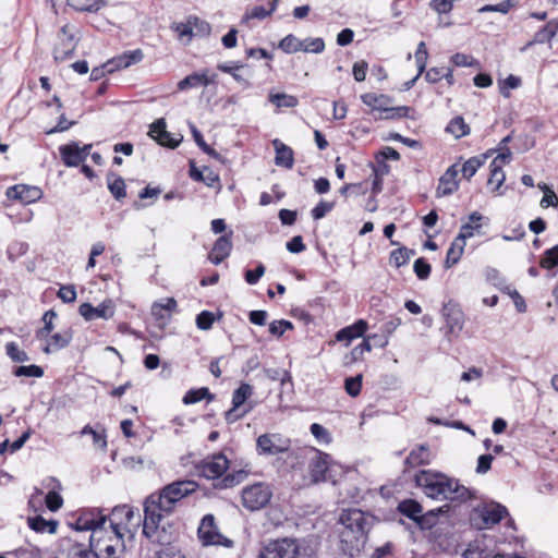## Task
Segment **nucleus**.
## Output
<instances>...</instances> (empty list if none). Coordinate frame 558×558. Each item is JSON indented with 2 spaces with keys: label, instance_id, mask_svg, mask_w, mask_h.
I'll use <instances>...</instances> for the list:
<instances>
[{
  "label": "nucleus",
  "instance_id": "1",
  "mask_svg": "<svg viewBox=\"0 0 558 558\" xmlns=\"http://www.w3.org/2000/svg\"><path fill=\"white\" fill-rule=\"evenodd\" d=\"M197 484L193 481H178L165 486L159 493L150 494L144 502L143 534L160 545L170 544L173 524L169 520L177 504L194 493Z\"/></svg>",
  "mask_w": 558,
  "mask_h": 558
},
{
  "label": "nucleus",
  "instance_id": "2",
  "mask_svg": "<svg viewBox=\"0 0 558 558\" xmlns=\"http://www.w3.org/2000/svg\"><path fill=\"white\" fill-rule=\"evenodd\" d=\"M107 514L99 508L85 509L80 512L71 526L76 531H90L89 547L97 558H119L125 550V535L107 527Z\"/></svg>",
  "mask_w": 558,
  "mask_h": 558
},
{
  "label": "nucleus",
  "instance_id": "3",
  "mask_svg": "<svg viewBox=\"0 0 558 558\" xmlns=\"http://www.w3.org/2000/svg\"><path fill=\"white\" fill-rule=\"evenodd\" d=\"M414 480L416 486L433 499L463 502L472 498L469 488L459 484L457 480L439 472L421 470L416 473Z\"/></svg>",
  "mask_w": 558,
  "mask_h": 558
},
{
  "label": "nucleus",
  "instance_id": "4",
  "mask_svg": "<svg viewBox=\"0 0 558 558\" xmlns=\"http://www.w3.org/2000/svg\"><path fill=\"white\" fill-rule=\"evenodd\" d=\"M372 519L360 509L343 510L339 518V538L343 551L353 556L366 541Z\"/></svg>",
  "mask_w": 558,
  "mask_h": 558
},
{
  "label": "nucleus",
  "instance_id": "5",
  "mask_svg": "<svg viewBox=\"0 0 558 558\" xmlns=\"http://www.w3.org/2000/svg\"><path fill=\"white\" fill-rule=\"evenodd\" d=\"M303 547L298 539L279 538L264 544L258 558H301Z\"/></svg>",
  "mask_w": 558,
  "mask_h": 558
},
{
  "label": "nucleus",
  "instance_id": "6",
  "mask_svg": "<svg viewBox=\"0 0 558 558\" xmlns=\"http://www.w3.org/2000/svg\"><path fill=\"white\" fill-rule=\"evenodd\" d=\"M135 513L133 507L129 505L117 506L112 509L111 513L107 515L109 525L107 527L120 532L123 535H130L133 537L136 527L140 524V520L133 522Z\"/></svg>",
  "mask_w": 558,
  "mask_h": 558
},
{
  "label": "nucleus",
  "instance_id": "7",
  "mask_svg": "<svg viewBox=\"0 0 558 558\" xmlns=\"http://www.w3.org/2000/svg\"><path fill=\"white\" fill-rule=\"evenodd\" d=\"M361 100L364 105L369 107L372 111L384 113V116H380V118L384 119L405 117L409 111V108L405 106L392 107V99L384 94L366 93L361 95Z\"/></svg>",
  "mask_w": 558,
  "mask_h": 558
},
{
  "label": "nucleus",
  "instance_id": "8",
  "mask_svg": "<svg viewBox=\"0 0 558 558\" xmlns=\"http://www.w3.org/2000/svg\"><path fill=\"white\" fill-rule=\"evenodd\" d=\"M337 468L338 465L332 462L329 454L317 451L308 464L311 482L313 484L320 482H331L335 484Z\"/></svg>",
  "mask_w": 558,
  "mask_h": 558
},
{
  "label": "nucleus",
  "instance_id": "9",
  "mask_svg": "<svg viewBox=\"0 0 558 558\" xmlns=\"http://www.w3.org/2000/svg\"><path fill=\"white\" fill-rule=\"evenodd\" d=\"M272 490L266 483H255L242 490V505L250 511L260 510L270 501Z\"/></svg>",
  "mask_w": 558,
  "mask_h": 558
},
{
  "label": "nucleus",
  "instance_id": "10",
  "mask_svg": "<svg viewBox=\"0 0 558 558\" xmlns=\"http://www.w3.org/2000/svg\"><path fill=\"white\" fill-rule=\"evenodd\" d=\"M77 34L78 29L75 25L65 24L61 27L53 49L57 61H63L73 56L80 39Z\"/></svg>",
  "mask_w": 558,
  "mask_h": 558
},
{
  "label": "nucleus",
  "instance_id": "11",
  "mask_svg": "<svg viewBox=\"0 0 558 558\" xmlns=\"http://www.w3.org/2000/svg\"><path fill=\"white\" fill-rule=\"evenodd\" d=\"M290 447L291 440L278 433H266L256 439L258 456H277L287 452Z\"/></svg>",
  "mask_w": 558,
  "mask_h": 558
},
{
  "label": "nucleus",
  "instance_id": "12",
  "mask_svg": "<svg viewBox=\"0 0 558 558\" xmlns=\"http://www.w3.org/2000/svg\"><path fill=\"white\" fill-rule=\"evenodd\" d=\"M230 468V461L221 452L211 454L195 465L197 474L207 480L220 478Z\"/></svg>",
  "mask_w": 558,
  "mask_h": 558
},
{
  "label": "nucleus",
  "instance_id": "13",
  "mask_svg": "<svg viewBox=\"0 0 558 558\" xmlns=\"http://www.w3.org/2000/svg\"><path fill=\"white\" fill-rule=\"evenodd\" d=\"M398 510L405 517L417 522L423 529L432 527L435 524L437 513L442 511L441 508H439L436 511L430 510L429 512L422 514V506L413 499H405L401 501L398 506Z\"/></svg>",
  "mask_w": 558,
  "mask_h": 558
},
{
  "label": "nucleus",
  "instance_id": "14",
  "mask_svg": "<svg viewBox=\"0 0 558 558\" xmlns=\"http://www.w3.org/2000/svg\"><path fill=\"white\" fill-rule=\"evenodd\" d=\"M197 534L204 545H222L231 547L233 542L220 534L215 526V518L206 514L198 526Z\"/></svg>",
  "mask_w": 558,
  "mask_h": 558
},
{
  "label": "nucleus",
  "instance_id": "15",
  "mask_svg": "<svg viewBox=\"0 0 558 558\" xmlns=\"http://www.w3.org/2000/svg\"><path fill=\"white\" fill-rule=\"evenodd\" d=\"M507 513L505 507L493 504L475 510L471 520L477 529L483 530L499 523Z\"/></svg>",
  "mask_w": 558,
  "mask_h": 558
},
{
  "label": "nucleus",
  "instance_id": "16",
  "mask_svg": "<svg viewBox=\"0 0 558 558\" xmlns=\"http://www.w3.org/2000/svg\"><path fill=\"white\" fill-rule=\"evenodd\" d=\"M60 554L65 558H97V554L89 545L80 543L73 536H66L60 539L59 544Z\"/></svg>",
  "mask_w": 558,
  "mask_h": 558
},
{
  "label": "nucleus",
  "instance_id": "17",
  "mask_svg": "<svg viewBox=\"0 0 558 558\" xmlns=\"http://www.w3.org/2000/svg\"><path fill=\"white\" fill-rule=\"evenodd\" d=\"M78 313L86 320H95L98 318L107 320L113 317L116 313V305L110 299L102 301L98 306H93L89 303H83L78 307Z\"/></svg>",
  "mask_w": 558,
  "mask_h": 558
},
{
  "label": "nucleus",
  "instance_id": "18",
  "mask_svg": "<svg viewBox=\"0 0 558 558\" xmlns=\"http://www.w3.org/2000/svg\"><path fill=\"white\" fill-rule=\"evenodd\" d=\"M512 154L510 149L499 153L490 163V173L488 178V185L494 186V190H498L505 182L506 174L502 167L511 161Z\"/></svg>",
  "mask_w": 558,
  "mask_h": 558
},
{
  "label": "nucleus",
  "instance_id": "19",
  "mask_svg": "<svg viewBox=\"0 0 558 558\" xmlns=\"http://www.w3.org/2000/svg\"><path fill=\"white\" fill-rule=\"evenodd\" d=\"M194 28L197 31L208 34L210 32V26L208 23L201 21L196 16H190L184 23H175L172 25V29L178 34L179 39L190 43L193 35Z\"/></svg>",
  "mask_w": 558,
  "mask_h": 558
},
{
  "label": "nucleus",
  "instance_id": "20",
  "mask_svg": "<svg viewBox=\"0 0 558 558\" xmlns=\"http://www.w3.org/2000/svg\"><path fill=\"white\" fill-rule=\"evenodd\" d=\"M92 145L80 147L77 143L63 145L59 148L61 158L66 167H77L89 154Z\"/></svg>",
  "mask_w": 558,
  "mask_h": 558
},
{
  "label": "nucleus",
  "instance_id": "21",
  "mask_svg": "<svg viewBox=\"0 0 558 558\" xmlns=\"http://www.w3.org/2000/svg\"><path fill=\"white\" fill-rule=\"evenodd\" d=\"M5 195L10 199L21 201L31 204L38 201L43 196V192L37 186L17 184L7 190Z\"/></svg>",
  "mask_w": 558,
  "mask_h": 558
},
{
  "label": "nucleus",
  "instance_id": "22",
  "mask_svg": "<svg viewBox=\"0 0 558 558\" xmlns=\"http://www.w3.org/2000/svg\"><path fill=\"white\" fill-rule=\"evenodd\" d=\"M143 57L144 54L141 49L126 51L106 62L105 68H107L108 73H113L114 71L125 69L141 62L143 60Z\"/></svg>",
  "mask_w": 558,
  "mask_h": 558
},
{
  "label": "nucleus",
  "instance_id": "23",
  "mask_svg": "<svg viewBox=\"0 0 558 558\" xmlns=\"http://www.w3.org/2000/svg\"><path fill=\"white\" fill-rule=\"evenodd\" d=\"M459 169L457 165L450 166L447 171L440 177L439 183L436 190L438 197H444L452 194L458 190V177Z\"/></svg>",
  "mask_w": 558,
  "mask_h": 558
},
{
  "label": "nucleus",
  "instance_id": "24",
  "mask_svg": "<svg viewBox=\"0 0 558 558\" xmlns=\"http://www.w3.org/2000/svg\"><path fill=\"white\" fill-rule=\"evenodd\" d=\"M149 135L156 140L160 145L170 148L179 146L182 137L175 138L166 130V122L163 119H158L150 125Z\"/></svg>",
  "mask_w": 558,
  "mask_h": 558
},
{
  "label": "nucleus",
  "instance_id": "25",
  "mask_svg": "<svg viewBox=\"0 0 558 558\" xmlns=\"http://www.w3.org/2000/svg\"><path fill=\"white\" fill-rule=\"evenodd\" d=\"M216 74L209 75L208 71L194 72L178 83L179 90H187L198 86H208L214 83Z\"/></svg>",
  "mask_w": 558,
  "mask_h": 558
},
{
  "label": "nucleus",
  "instance_id": "26",
  "mask_svg": "<svg viewBox=\"0 0 558 558\" xmlns=\"http://www.w3.org/2000/svg\"><path fill=\"white\" fill-rule=\"evenodd\" d=\"M231 234L221 235L217 239L214 247L209 254V259L213 264L218 265L226 259L232 250Z\"/></svg>",
  "mask_w": 558,
  "mask_h": 558
},
{
  "label": "nucleus",
  "instance_id": "27",
  "mask_svg": "<svg viewBox=\"0 0 558 558\" xmlns=\"http://www.w3.org/2000/svg\"><path fill=\"white\" fill-rule=\"evenodd\" d=\"M446 327L450 333H459L464 324L463 312L457 306H446L444 308Z\"/></svg>",
  "mask_w": 558,
  "mask_h": 558
},
{
  "label": "nucleus",
  "instance_id": "28",
  "mask_svg": "<svg viewBox=\"0 0 558 558\" xmlns=\"http://www.w3.org/2000/svg\"><path fill=\"white\" fill-rule=\"evenodd\" d=\"M276 150L275 163L279 167L291 169L294 165V154L292 148L283 144L278 138L272 141Z\"/></svg>",
  "mask_w": 558,
  "mask_h": 558
},
{
  "label": "nucleus",
  "instance_id": "29",
  "mask_svg": "<svg viewBox=\"0 0 558 558\" xmlns=\"http://www.w3.org/2000/svg\"><path fill=\"white\" fill-rule=\"evenodd\" d=\"M368 325L364 319H359L353 325L340 329L336 333V339L338 341H347V344H349L353 339L362 337Z\"/></svg>",
  "mask_w": 558,
  "mask_h": 558
},
{
  "label": "nucleus",
  "instance_id": "30",
  "mask_svg": "<svg viewBox=\"0 0 558 558\" xmlns=\"http://www.w3.org/2000/svg\"><path fill=\"white\" fill-rule=\"evenodd\" d=\"M72 339V335L69 331L57 332L54 335H49L46 341V345L43 348V351L47 354L59 351L65 348Z\"/></svg>",
  "mask_w": 558,
  "mask_h": 558
},
{
  "label": "nucleus",
  "instance_id": "31",
  "mask_svg": "<svg viewBox=\"0 0 558 558\" xmlns=\"http://www.w3.org/2000/svg\"><path fill=\"white\" fill-rule=\"evenodd\" d=\"M48 481L49 484L47 486L50 488V490L45 497V504L50 511L54 512L58 511L63 505V498L57 490L61 488V485L56 478H49Z\"/></svg>",
  "mask_w": 558,
  "mask_h": 558
},
{
  "label": "nucleus",
  "instance_id": "32",
  "mask_svg": "<svg viewBox=\"0 0 558 558\" xmlns=\"http://www.w3.org/2000/svg\"><path fill=\"white\" fill-rule=\"evenodd\" d=\"M28 526L37 533L54 534L58 527L57 520H46L41 515L31 517L27 519Z\"/></svg>",
  "mask_w": 558,
  "mask_h": 558
},
{
  "label": "nucleus",
  "instance_id": "33",
  "mask_svg": "<svg viewBox=\"0 0 558 558\" xmlns=\"http://www.w3.org/2000/svg\"><path fill=\"white\" fill-rule=\"evenodd\" d=\"M483 216L474 211L469 216V221L463 223L460 229V233L458 238H462V240L465 242L466 239L472 238L475 232H478L482 228L481 221L483 220Z\"/></svg>",
  "mask_w": 558,
  "mask_h": 558
},
{
  "label": "nucleus",
  "instance_id": "34",
  "mask_svg": "<svg viewBox=\"0 0 558 558\" xmlns=\"http://www.w3.org/2000/svg\"><path fill=\"white\" fill-rule=\"evenodd\" d=\"M430 460V452L427 447L420 446L413 449L405 459V464L410 468H416L423 464H428Z\"/></svg>",
  "mask_w": 558,
  "mask_h": 558
},
{
  "label": "nucleus",
  "instance_id": "35",
  "mask_svg": "<svg viewBox=\"0 0 558 558\" xmlns=\"http://www.w3.org/2000/svg\"><path fill=\"white\" fill-rule=\"evenodd\" d=\"M241 465H242V469H240L238 471L232 469V472L227 474L221 480L222 487H225V488L232 487L235 484H239L240 482H242L247 476V474L251 472V463L246 461V462L241 463Z\"/></svg>",
  "mask_w": 558,
  "mask_h": 558
},
{
  "label": "nucleus",
  "instance_id": "36",
  "mask_svg": "<svg viewBox=\"0 0 558 558\" xmlns=\"http://www.w3.org/2000/svg\"><path fill=\"white\" fill-rule=\"evenodd\" d=\"M488 156L489 153L483 154L481 156L471 157L462 165V168L459 169V171L462 172L465 179L470 180L476 173V171L485 163Z\"/></svg>",
  "mask_w": 558,
  "mask_h": 558
},
{
  "label": "nucleus",
  "instance_id": "37",
  "mask_svg": "<svg viewBox=\"0 0 558 558\" xmlns=\"http://www.w3.org/2000/svg\"><path fill=\"white\" fill-rule=\"evenodd\" d=\"M558 32V22L549 21L542 29H539L532 41L527 44V46H532L533 44H544L550 41V39Z\"/></svg>",
  "mask_w": 558,
  "mask_h": 558
},
{
  "label": "nucleus",
  "instance_id": "38",
  "mask_svg": "<svg viewBox=\"0 0 558 558\" xmlns=\"http://www.w3.org/2000/svg\"><path fill=\"white\" fill-rule=\"evenodd\" d=\"M465 242L462 240V238H456L453 242L451 243L446 257V266L450 267L454 264H457L464 252Z\"/></svg>",
  "mask_w": 558,
  "mask_h": 558
},
{
  "label": "nucleus",
  "instance_id": "39",
  "mask_svg": "<svg viewBox=\"0 0 558 558\" xmlns=\"http://www.w3.org/2000/svg\"><path fill=\"white\" fill-rule=\"evenodd\" d=\"M268 99L271 104H274L277 108H294L299 104V99L293 95H288L284 93H272L270 92L268 95Z\"/></svg>",
  "mask_w": 558,
  "mask_h": 558
},
{
  "label": "nucleus",
  "instance_id": "40",
  "mask_svg": "<svg viewBox=\"0 0 558 558\" xmlns=\"http://www.w3.org/2000/svg\"><path fill=\"white\" fill-rule=\"evenodd\" d=\"M446 131L456 138H461L470 133V126L462 117L453 118L446 128Z\"/></svg>",
  "mask_w": 558,
  "mask_h": 558
},
{
  "label": "nucleus",
  "instance_id": "41",
  "mask_svg": "<svg viewBox=\"0 0 558 558\" xmlns=\"http://www.w3.org/2000/svg\"><path fill=\"white\" fill-rule=\"evenodd\" d=\"M177 307V301L173 298H167L156 302L151 306V314L156 318H165V312H172Z\"/></svg>",
  "mask_w": 558,
  "mask_h": 558
},
{
  "label": "nucleus",
  "instance_id": "42",
  "mask_svg": "<svg viewBox=\"0 0 558 558\" xmlns=\"http://www.w3.org/2000/svg\"><path fill=\"white\" fill-rule=\"evenodd\" d=\"M204 399H208V401L214 399L213 395L209 392V389L206 387L189 390L183 397V402L185 404H193Z\"/></svg>",
  "mask_w": 558,
  "mask_h": 558
},
{
  "label": "nucleus",
  "instance_id": "43",
  "mask_svg": "<svg viewBox=\"0 0 558 558\" xmlns=\"http://www.w3.org/2000/svg\"><path fill=\"white\" fill-rule=\"evenodd\" d=\"M413 254L414 251L408 250L407 247H400L391 252L389 262L396 268H400L410 260V257Z\"/></svg>",
  "mask_w": 558,
  "mask_h": 558
},
{
  "label": "nucleus",
  "instance_id": "44",
  "mask_svg": "<svg viewBox=\"0 0 558 558\" xmlns=\"http://www.w3.org/2000/svg\"><path fill=\"white\" fill-rule=\"evenodd\" d=\"M253 395V387L250 384L242 383L232 395V405L241 408V405Z\"/></svg>",
  "mask_w": 558,
  "mask_h": 558
},
{
  "label": "nucleus",
  "instance_id": "45",
  "mask_svg": "<svg viewBox=\"0 0 558 558\" xmlns=\"http://www.w3.org/2000/svg\"><path fill=\"white\" fill-rule=\"evenodd\" d=\"M69 3L77 11L95 12L105 4V0H69Z\"/></svg>",
  "mask_w": 558,
  "mask_h": 558
},
{
  "label": "nucleus",
  "instance_id": "46",
  "mask_svg": "<svg viewBox=\"0 0 558 558\" xmlns=\"http://www.w3.org/2000/svg\"><path fill=\"white\" fill-rule=\"evenodd\" d=\"M279 48L286 53H296L301 51V39L289 34L280 40Z\"/></svg>",
  "mask_w": 558,
  "mask_h": 558
},
{
  "label": "nucleus",
  "instance_id": "47",
  "mask_svg": "<svg viewBox=\"0 0 558 558\" xmlns=\"http://www.w3.org/2000/svg\"><path fill=\"white\" fill-rule=\"evenodd\" d=\"M108 189L117 199H121L126 195L125 183L121 177H108Z\"/></svg>",
  "mask_w": 558,
  "mask_h": 558
},
{
  "label": "nucleus",
  "instance_id": "48",
  "mask_svg": "<svg viewBox=\"0 0 558 558\" xmlns=\"http://www.w3.org/2000/svg\"><path fill=\"white\" fill-rule=\"evenodd\" d=\"M325 50V41L323 38H305L301 39V51L320 53Z\"/></svg>",
  "mask_w": 558,
  "mask_h": 558
},
{
  "label": "nucleus",
  "instance_id": "49",
  "mask_svg": "<svg viewBox=\"0 0 558 558\" xmlns=\"http://www.w3.org/2000/svg\"><path fill=\"white\" fill-rule=\"evenodd\" d=\"M5 353L7 355L16 363H23L29 361L28 354L21 350L15 342H8L5 345Z\"/></svg>",
  "mask_w": 558,
  "mask_h": 558
},
{
  "label": "nucleus",
  "instance_id": "50",
  "mask_svg": "<svg viewBox=\"0 0 558 558\" xmlns=\"http://www.w3.org/2000/svg\"><path fill=\"white\" fill-rule=\"evenodd\" d=\"M57 314L53 311H47L43 316L44 327L39 329L36 333V337L39 340L47 339L51 331L53 330V319L56 318Z\"/></svg>",
  "mask_w": 558,
  "mask_h": 558
},
{
  "label": "nucleus",
  "instance_id": "51",
  "mask_svg": "<svg viewBox=\"0 0 558 558\" xmlns=\"http://www.w3.org/2000/svg\"><path fill=\"white\" fill-rule=\"evenodd\" d=\"M415 63L418 70V75H422L426 69L427 59H428V51L426 48V45L424 41H421L417 45L416 51H415Z\"/></svg>",
  "mask_w": 558,
  "mask_h": 558
},
{
  "label": "nucleus",
  "instance_id": "52",
  "mask_svg": "<svg viewBox=\"0 0 558 558\" xmlns=\"http://www.w3.org/2000/svg\"><path fill=\"white\" fill-rule=\"evenodd\" d=\"M16 377H36L40 378L44 376V369L37 365L19 366L13 371Z\"/></svg>",
  "mask_w": 558,
  "mask_h": 558
},
{
  "label": "nucleus",
  "instance_id": "53",
  "mask_svg": "<svg viewBox=\"0 0 558 558\" xmlns=\"http://www.w3.org/2000/svg\"><path fill=\"white\" fill-rule=\"evenodd\" d=\"M541 266L546 269H551L558 266V245L547 250L541 259Z\"/></svg>",
  "mask_w": 558,
  "mask_h": 558
},
{
  "label": "nucleus",
  "instance_id": "54",
  "mask_svg": "<svg viewBox=\"0 0 558 558\" xmlns=\"http://www.w3.org/2000/svg\"><path fill=\"white\" fill-rule=\"evenodd\" d=\"M345 391L351 397H356L361 392L362 388V375L359 374L354 377H349L344 383Z\"/></svg>",
  "mask_w": 558,
  "mask_h": 558
},
{
  "label": "nucleus",
  "instance_id": "55",
  "mask_svg": "<svg viewBox=\"0 0 558 558\" xmlns=\"http://www.w3.org/2000/svg\"><path fill=\"white\" fill-rule=\"evenodd\" d=\"M278 0L270 2V8L266 9L262 5L254 7L252 11L246 15L248 19H265L269 16L277 8Z\"/></svg>",
  "mask_w": 558,
  "mask_h": 558
},
{
  "label": "nucleus",
  "instance_id": "56",
  "mask_svg": "<svg viewBox=\"0 0 558 558\" xmlns=\"http://www.w3.org/2000/svg\"><path fill=\"white\" fill-rule=\"evenodd\" d=\"M521 85V78L514 75H509L499 84L500 94L508 98L510 97L509 89H515Z\"/></svg>",
  "mask_w": 558,
  "mask_h": 558
},
{
  "label": "nucleus",
  "instance_id": "57",
  "mask_svg": "<svg viewBox=\"0 0 558 558\" xmlns=\"http://www.w3.org/2000/svg\"><path fill=\"white\" fill-rule=\"evenodd\" d=\"M190 128H191V132L193 134L194 141L196 142L198 147L207 155L218 157V153L206 144V142L203 138L202 133L197 130V128L193 124H191Z\"/></svg>",
  "mask_w": 558,
  "mask_h": 558
},
{
  "label": "nucleus",
  "instance_id": "58",
  "mask_svg": "<svg viewBox=\"0 0 558 558\" xmlns=\"http://www.w3.org/2000/svg\"><path fill=\"white\" fill-rule=\"evenodd\" d=\"M414 272L417 276L418 279L425 280L429 277L432 267L423 258H417L414 262Z\"/></svg>",
  "mask_w": 558,
  "mask_h": 558
},
{
  "label": "nucleus",
  "instance_id": "59",
  "mask_svg": "<svg viewBox=\"0 0 558 558\" xmlns=\"http://www.w3.org/2000/svg\"><path fill=\"white\" fill-rule=\"evenodd\" d=\"M312 435L319 441L324 444H329L331 441L330 433L320 424L313 423L310 427Z\"/></svg>",
  "mask_w": 558,
  "mask_h": 558
},
{
  "label": "nucleus",
  "instance_id": "60",
  "mask_svg": "<svg viewBox=\"0 0 558 558\" xmlns=\"http://www.w3.org/2000/svg\"><path fill=\"white\" fill-rule=\"evenodd\" d=\"M215 322V316L211 312L203 311L196 316V326L201 330H209Z\"/></svg>",
  "mask_w": 558,
  "mask_h": 558
},
{
  "label": "nucleus",
  "instance_id": "61",
  "mask_svg": "<svg viewBox=\"0 0 558 558\" xmlns=\"http://www.w3.org/2000/svg\"><path fill=\"white\" fill-rule=\"evenodd\" d=\"M451 62L456 66H478V62L472 56L460 52L451 57Z\"/></svg>",
  "mask_w": 558,
  "mask_h": 558
},
{
  "label": "nucleus",
  "instance_id": "62",
  "mask_svg": "<svg viewBox=\"0 0 558 558\" xmlns=\"http://www.w3.org/2000/svg\"><path fill=\"white\" fill-rule=\"evenodd\" d=\"M81 435H94V445L100 449H106L107 440L104 434L98 433L92 426L86 425L81 430Z\"/></svg>",
  "mask_w": 558,
  "mask_h": 558
},
{
  "label": "nucleus",
  "instance_id": "63",
  "mask_svg": "<svg viewBox=\"0 0 558 558\" xmlns=\"http://www.w3.org/2000/svg\"><path fill=\"white\" fill-rule=\"evenodd\" d=\"M293 325L289 320L280 319V320H274L269 325V331L274 336H281L283 335L288 329H292Z\"/></svg>",
  "mask_w": 558,
  "mask_h": 558
},
{
  "label": "nucleus",
  "instance_id": "64",
  "mask_svg": "<svg viewBox=\"0 0 558 558\" xmlns=\"http://www.w3.org/2000/svg\"><path fill=\"white\" fill-rule=\"evenodd\" d=\"M333 208V203L320 201L313 209L312 217L315 220L324 218Z\"/></svg>",
  "mask_w": 558,
  "mask_h": 558
}]
</instances>
